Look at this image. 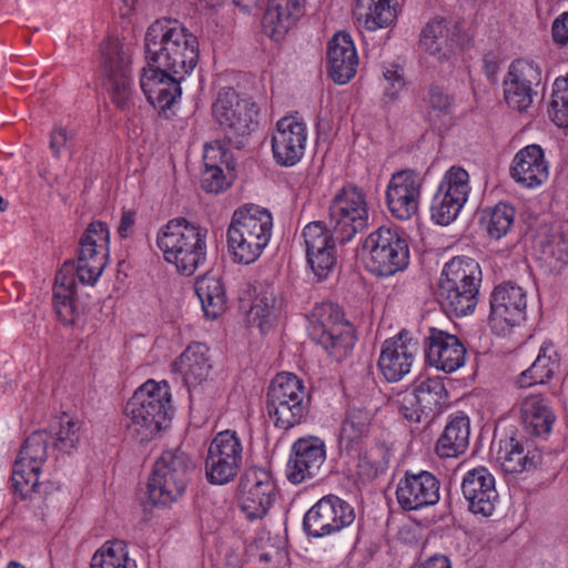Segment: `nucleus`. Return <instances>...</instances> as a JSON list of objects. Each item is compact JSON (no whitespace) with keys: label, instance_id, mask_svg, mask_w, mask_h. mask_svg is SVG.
Wrapping results in <instances>:
<instances>
[{"label":"nucleus","instance_id":"obj_54","mask_svg":"<svg viewBox=\"0 0 568 568\" xmlns=\"http://www.w3.org/2000/svg\"><path fill=\"white\" fill-rule=\"evenodd\" d=\"M365 266L374 276L386 278L390 276V255L368 251Z\"/></svg>","mask_w":568,"mask_h":568},{"label":"nucleus","instance_id":"obj_18","mask_svg":"<svg viewBox=\"0 0 568 568\" xmlns=\"http://www.w3.org/2000/svg\"><path fill=\"white\" fill-rule=\"evenodd\" d=\"M326 459L323 439L316 436L301 437L292 445L286 465V477L292 484L315 478Z\"/></svg>","mask_w":568,"mask_h":568},{"label":"nucleus","instance_id":"obj_17","mask_svg":"<svg viewBox=\"0 0 568 568\" xmlns=\"http://www.w3.org/2000/svg\"><path fill=\"white\" fill-rule=\"evenodd\" d=\"M541 83V70L534 61L519 59L509 67L504 81L506 103L519 112L526 111L536 95L535 88Z\"/></svg>","mask_w":568,"mask_h":568},{"label":"nucleus","instance_id":"obj_59","mask_svg":"<svg viewBox=\"0 0 568 568\" xmlns=\"http://www.w3.org/2000/svg\"><path fill=\"white\" fill-rule=\"evenodd\" d=\"M135 212L132 210L123 211L121 214L120 223L118 226V234L122 239H126L132 235L133 226L135 223Z\"/></svg>","mask_w":568,"mask_h":568},{"label":"nucleus","instance_id":"obj_49","mask_svg":"<svg viewBox=\"0 0 568 568\" xmlns=\"http://www.w3.org/2000/svg\"><path fill=\"white\" fill-rule=\"evenodd\" d=\"M465 204L436 192L430 206L432 219L439 225H448L458 216Z\"/></svg>","mask_w":568,"mask_h":568},{"label":"nucleus","instance_id":"obj_19","mask_svg":"<svg viewBox=\"0 0 568 568\" xmlns=\"http://www.w3.org/2000/svg\"><path fill=\"white\" fill-rule=\"evenodd\" d=\"M307 141V128L294 116H284L276 123L272 134L274 160L282 166H293L304 155Z\"/></svg>","mask_w":568,"mask_h":568},{"label":"nucleus","instance_id":"obj_52","mask_svg":"<svg viewBox=\"0 0 568 568\" xmlns=\"http://www.w3.org/2000/svg\"><path fill=\"white\" fill-rule=\"evenodd\" d=\"M396 404L398 413L404 419L410 423L420 422L424 415L423 408H420L418 397H416L413 389L398 393Z\"/></svg>","mask_w":568,"mask_h":568},{"label":"nucleus","instance_id":"obj_42","mask_svg":"<svg viewBox=\"0 0 568 568\" xmlns=\"http://www.w3.org/2000/svg\"><path fill=\"white\" fill-rule=\"evenodd\" d=\"M344 317L345 314L338 304L332 302L317 304L312 311L310 336L314 341L318 338L322 331L328 333L333 327H343L345 323H349Z\"/></svg>","mask_w":568,"mask_h":568},{"label":"nucleus","instance_id":"obj_6","mask_svg":"<svg viewBox=\"0 0 568 568\" xmlns=\"http://www.w3.org/2000/svg\"><path fill=\"white\" fill-rule=\"evenodd\" d=\"M481 271L469 257H454L442 271L438 297L445 312L459 316L471 314L478 303Z\"/></svg>","mask_w":568,"mask_h":568},{"label":"nucleus","instance_id":"obj_31","mask_svg":"<svg viewBox=\"0 0 568 568\" xmlns=\"http://www.w3.org/2000/svg\"><path fill=\"white\" fill-rule=\"evenodd\" d=\"M420 45L429 55L437 60L444 70L453 68L455 53L445 19L435 18L426 24L422 31Z\"/></svg>","mask_w":568,"mask_h":568},{"label":"nucleus","instance_id":"obj_62","mask_svg":"<svg viewBox=\"0 0 568 568\" xmlns=\"http://www.w3.org/2000/svg\"><path fill=\"white\" fill-rule=\"evenodd\" d=\"M406 88L404 72L399 67H393V91H403Z\"/></svg>","mask_w":568,"mask_h":568},{"label":"nucleus","instance_id":"obj_13","mask_svg":"<svg viewBox=\"0 0 568 568\" xmlns=\"http://www.w3.org/2000/svg\"><path fill=\"white\" fill-rule=\"evenodd\" d=\"M243 464V445L234 430L217 433L205 458V476L210 484L225 485L239 474Z\"/></svg>","mask_w":568,"mask_h":568},{"label":"nucleus","instance_id":"obj_44","mask_svg":"<svg viewBox=\"0 0 568 568\" xmlns=\"http://www.w3.org/2000/svg\"><path fill=\"white\" fill-rule=\"evenodd\" d=\"M423 414L428 416L435 413L447 397V392L440 378H427L413 388Z\"/></svg>","mask_w":568,"mask_h":568},{"label":"nucleus","instance_id":"obj_35","mask_svg":"<svg viewBox=\"0 0 568 568\" xmlns=\"http://www.w3.org/2000/svg\"><path fill=\"white\" fill-rule=\"evenodd\" d=\"M195 293L206 318L215 320L224 312L226 294L220 277L209 273L197 277Z\"/></svg>","mask_w":568,"mask_h":568},{"label":"nucleus","instance_id":"obj_16","mask_svg":"<svg viewBox=\"0 0 568 568\" xmlns=\"http://www.w3.org/2000/svg\"><path fill=\"white\" fill-rule=\"evenodd\" d=\"M306 261L318 281L325 280L334 270L336 256V239L332 229L323 221H314L303 229Z\"/></svg>","mask_w":568,"mask_h":568},{"label":"nucleus","instance_id":"obj_11","mask_svg":"<svg viewBox=\"0 0 568 568\" xmlns=\"http://www.w3.org/2000/svg\"><path fill=\"white\" fill-rule=\"evenodd\" d=\"M101 70L104 87L113 103L121 110L129 108L132 99L131 49L116 39H106L101 48Z\"/></svg>","mask_w":568,"mask_h":568},{"label":"nucleus","instance_id":"obj_38","mask_svg":"<svg viewBox=\"0 0 568 568\" xmlns=\"http://www.w3.org/2000/svg\"><path fill=\"white\" fill-rule=\"evenodd\" d=\"M353 17L359 27L368 31L390 24V0H356Z\"/></svg>","mask_w":568,"mask_h":568},{"label":"nucleus","instance_id":"obj_58","mask_svg":"<svg viewBox=\"0 0 568 568\" xmlns=\"http://www.w3.org/2000/svg\"><path fill=\"white\" fill-rule=\"evenodd\" d=\"M72 135L65 128L55 126L50 133V149L53 153V156L60 159L62 150L67 148L69 141H71Z\"/></svg>","mask_w":568,"mask_h":568},{"label":"nucleus","instance_id":"obj_47","mask_svg":"<svg viewBox=\"0 0 568 568\" xmlns=\"http://www.w3.org/2000/svg\"><path fill=\"white\" fill-rule=\"evenodd\" d=\"M549 115L559 128H568V75L554 82Z\"/></svg>","mask_w":568,"mask_h":568},{"label":"nucleus","instance_id":"obj_39","mask_svg":"<svg viewBox=\"0 0 568 568\" xmlns=\"http://www.w3.org/2000/svg\"><path fill=\"white\" fill-rule=\"evenodd\" d=\"M418 342L407 329H402L393 337V382L409 374Z\"/></svg>","mask_w":568,"mask_h":568},{"label":"nucleus","instance_id":"obj_61","mask_svg":"<svg viewBox=\"0 0 568 568\" xmlns=\"http://www.w3.org/2000/svg\"><path fill=\"white\" fill-rule=\"evenodd\" d=\"M419 568H452V562L444 555H435L422 562Z\"/></svg>","mask_w":568,"mask_h":568},{"label":"nucleus","instance_id":"obj_14","mask_svg":"<svg viewBox=\"0 0 568 568\" xmlns=\"http://www.w3.org/2000/svg\"><path fill=\"white\" fill-rule=\"evenodd\" d=\"M354 520V508L347 501L335 495H327L305 513L303 530L307 537L320 539L339 532Z\"/></svg>","mask_w":568,"mask_h":568},{"label":"nucleus","instance_id":"obj_22","mask_svg":"<svg viewBox=\"0 0 568 568\" xmlns=\"http://www.w3.org/2000/svg\"><path fill=\"white\" fill-rule=\"evenodd\" d=\"M462 493L474 514L489 517L495 510L498 493L495 478L485 467H477L466 473L462 481Z\"/></svg>","mask_w":568,"mask_h":568},{"label":"nucleus","instance_id":"obj_15","mask_svg":"<svg viewBox=\"0 0 568 568\" xmlns=\"http://www.w3.org/2000/svg\"><path fill=\"white\" fill-rule=\"evenodd\" d=\"M276 484L272 474L258 467L244 471L239 483V506L250 520L265 517L276 498Z\"/></svg>","mask_w":568,"mask_h":568},{"label":"nucleus","instance_id":"obj_43","mask_svg":"<svg viewBox=\"0 0 568 568\" xmlns=\"http://www.w3.org/2000/svg\"><path fill=\"white\" fill-rule=\"evenodd\" d=\"M515 219V210L506 203L485 209L480 213V225L489 237L499 240L510 230Z\"/></svg>","mask_w":568,"mask_h":568},{"label":"nucleus","instance_id":"obj_53","mask_svg":"<svg viewBox=\"0 0 568 568\" xmlns=\"http://www.w3.org/2000/svg\"><path fill=\"white\" fill-rule=\"evenodd\" d=\"M363 248L379 254L390 255V227L381 226L372 232L365 240Z\"/></svg>","mask_w":568,"mask_h":568},{"label":"nucleus","instance_id":"obj_64","mask_svg":"<svg viewBox=\"0 0 568 568\" xmlns=\"http://www.w3.org/2000/svg\"><path fill=\"white\" fill-rule=\"evenodd\" d=\"M197 1L200 3H203L204 7H207V8H214L222 2V0H197Z\"/></svg>","mask_w":568,"mask_h":568},{"label":"nucleus","instance_id":"obj_57","mask_svg":"<svg viewBox=\"0 0 568 568\" xmlns=\"http://www.w3.org/2000/svg\"><path fill=\"white\" fill-rule=\"evenodd\" d=\"M429 103L433 110L442 114H448L453 105V99L439 87H433L429 92Z\"/></svg>","mask_w":568,"mask_h":568},{"label":"nucleus","instance_id":"obj_12","mask_svg":"<svg viewBox=\"0 0 568 568\" xmlns=\"http://www.w3.org/2000/svg\"><path fill=\"white\" fill-rule=\"evenodd\" d=\"M53 436L45 430L33 432L24 442L13 464L12 487L22 499L30 498L39 486V475L48 458Z\"/></svg>","mask_w":568,"mask_h":568},{"label":"nucleus","instance_id":"obj_23","mask_svg":"<svg viewBox=\"0 0 568 568\" xmlns=\"http://www.w3.org/2000/svg\"><path fill=\"white\" fill-rule=\"evenodd\" d=\"M396 498L403 510L435 505L439 500V481L428 471L406 474L397 484Z\"/></svg>","mask_w":568,"mask_h":568},{"label":"nucleus","instance_id":"obj_3","mask_svg":"<svg viewBox=\"0 0 568 568\" xmlns=\"http://www.w3.org/2000/svg\"><path fill=\"white\" fill-rule=\"evenodd\" d=\"M170 410L169 385L165 382L146 381L124 406L128 435L139 443L154 439L168 426Z\"/></svg>","mask_w":568,"mask_h":568},{"label":"nucleus","instance_id":"obj_48","mask_svg":"<svg viewBox=\"0 0 568 568\" xmlns=\"http://www.w3.org/2000/svg\"><path fill=\"white\" fill-rule=\"evenodd\" d=\"M80 422L63 415L60 419V428L52 439L54 449L63 454L75 450L80 442Z\"/></svg>","mask_w":568,"mask_h":568},{"label":"nucleus","instance_id":"obj_10","mask_svg":"<svg viewBox=\"0 0 568 568\" xmlns=\"http://www.w3.org/2000/svg\"><path fill=\"white\" fill-rule=\"evenodd\" d=\"M369 212L362 189L347 185L333 197L328 209V223L341 244L349 242L368 226Z\"/></svg>","mask_w":568,"mask_h":568},{"label":"nucleus","instance_id":"obj_55","mask_svg":"<svg viewBox=\"0 0 568 568\" xmlns=\"http://www.w3.org/2000/svg\"><path fill=\"white\" fill-rule=\"evenodd\" d=\"M409 260L410 252L407 240L396 234V240H393V274L406 270Z\"/></svg>","mask_w":568,"mask_h":568},{"label":"nucleus","instance_id":"obj_4","mask_svg":"<svg viewBox=\"0 0 568 568\" xmlns=\"http://www.w3.org/2000/svg\"><path fill=\"white\" fill-rule=\"evenodd\" d=\"M207 230L184 217L170 220L156 234L164 260L180 274L190 276L206 261Z\"/></svg>","mask_w":568,"mask_h":568},{"label":"nucleus","instance_id":"obj_45","mask_svg":"<svg viewBox=\"0 0 568 568\" xmlns=\"http://www.w3.org/2000/svg\"><path fill=\"white\" fill-rule=\"evenodd\" d=\"M388 453L389 449L385 442L377 443L375 448L371 450V456L357 455V474L365 480H372L379 474H385L388 468Z\"/></svg>","mask_w":568,"mask_h":568},{"label":"nucleus","instance_id":"obj_30","mask_svg":"<svg viewBox=\"0 0 568 568\" xmlns=\"http://www.w3.org/2000/svg\"><path fill=\"white\" fill-rule=\"evenodd\" d=\"M520 423L527 435L545 437L556 420L549 400L540 394L525 397L520 403Z\"/></svg>","mask_w":568,"mask_h":568},{"label":"nucleus","instance_id":"obj_25","mask_svg":"<svg viewBox=\"0 0 568 568\" xmlns=\"http://www.w3.org/2000/svg\"><path fill=\"white\" fill-rule=\"evenodd\" d=\"M358 55L352 37L337 32L327 44V71L337 84L348 83L356 74Z\"/></svg>","mask_w":568,"mask_h":568},{"label":"nucleus","instance_id":"obj_28","mask_svg":"<svg viewBox=\"0 0 568 568\" xmlns=\"http://www.w3.org/2000/svg\"><path fill=\"white\" fill-rule=\"evenodd\" d=\"M511 178L520 185L535 187L548 178V163L544 150L538 144H530L519 150L510 166Z\"/></svg>","mask_w":568,"mask_h":568},{"label":"nucleus","instance_id":"obj_51","mask_svg":"<svg viewBox=\"0 0 568 568\" xmlns=\"http://www.w3.org/2000/svg\"><path fill=\"white\" fill-rule=\"evenodd\" d=\"M542 258L549 264L567 263L568 240L561 233H554L540 243Z\"/></svg>","mask_w":568,"mask_h":568},{"label":"nucleus","instance_id":"obj_36","mask_svg":"<svg viewBox=\"0 0 568 568\" xmlns=\"http://www.w3.org/2000/svg\"><path fill=\"white\" fill-rule=\"evenodd\" d=\"M558 367L557 351L551 343H545L541 345L535 362L520 374L518 384L520 387L544 384L552 377Z\"/></svg>","mask_w":568,"mask_h":568},{"label":"nucleus","instance_id":"obj_32","mask_svg":"<svg viewBox=\"0 0 568 568\" xmlns=\"http://www.w3.org/2000/svg\"><path fill=\"white\" fill-rule=\"evenodd\" d=\"M175 369L183 375L187 387H195L206 381L212 368L209 347L203 343H192L174 363Z\"/></svg>","mask_w":568,"mask_h":568},{"label":"nucleus","instance_id":"obj_60","mask_svg":"<svg viewBox=\"0 0 568 568\" xmlns=\"http://www.w3.org/2000/svg\"><path fill=\"white\" fill-rule=\"evenodd\" d=\"M378 368L387 382L390 381V341L385 339L378 359Z\"/></svg>","mask_w":568,"mask_h":568},{"label":"nucleus","instance_id":"obj_2","mask_svg":"<svg viewBox=\"0 0 568 568\" xmlns=\"http://www.w3.org/2000/svg\"><path fill=\"white\" fill-rule=\"evenodd\" d=\"M144 54L149 65L185 79L199 61L197 39L178 20H156L146 30Z\"/></svg>","mask_w":568,"mask_h":568},{"label":"nucleus","instance_id":"obj_20","mask_svg":"<svg viewBox=\"0 0 568 568\" xmlns=\"http://www.w3.org/2000/svg\"><path fill=\"white\" fill-rule=\"evenodd\" d=\"M467 351L455 335L437 328H430L426 338V359L438 371L454 373L466 363Z\"/></svg>","mask_w":568,"mask_h":568},{"label":"nucleus","instance_id":"obj_9","mask_svg":"<svg viewBox=\"0 0 568 568\" xmlns=\"http://www.w3.org/2000/svg\"><path fill=\"white\" fill-rule=\"evenodd\" d=\"M193 458L183 449L164 450L153 466L148 494L154 505H169L184 493L189 475L194 469Z\"/></svg>","mask_w":568,"mask_h":568},{"label":"nucleus","instance_id":"obj_34","mask_svg":"<svg viewBox=\"0 0 568 568\" xmlns=\"http://www.w3.org/2000/svg\"><path fill=\"white\" fill-rule=\"evenodd\" d=\"M469 419L467 416L452 418L436 443L440 458H453L465 453L469 444Z\"/></svg>","mask_w":568,"mask_h":568},{"label":"nucleus","instance_id":"obj_7","mask_svg":"<svg viewBox=\"0 0 568 568\" xmlns=\"http://www.w3.org/2000/svg\"><path fill=\"white\" fill-rule=\"evenodd\" d=\"M266 412L274 427L290 430L303 423L308 400L302 381L292 373H280L266 393Z\"/></svg>","mask_w":568,"mask_h":568},{"label":"nucleus","instance_id":"obj_63","mask_svg":"<svg viewBox=\"0 0 568 568\" xmlns=\"http://www.w3.org/2000/svg\"><path fill=\"white\" fill-rule=\"evenodd\" d=\"M390 195H392L390 180H388V182L386 183V186H385V204L389 210H390Z\"/></svg>","mask_w":568,"mask_h":568},{"label":"nucleus","instance_id":"obj_1","mask_svg":"<svg viewBox=\"0 0 568 568\" xmlns=\"http://www.w3.org/2000/svg\"><path fill=\"white\" fill-rule=\"evenodd\" d=\"M109 239L110 232L105 223L91 222L80 239L77 265L65 262L58 271L52 303L62 324L72 325L77 320L75 275L83 284H94L98 281L106 265Z\"/></svg>","mask_w":568,"mask_h":568},{"label":"nucleus","instance_id":"obj_27","mask_svg":"<svg viewBox=\"0 0 568 568\" xmlns=\"http://www.w3.org/2000/svg\"><path fill=\"white\" fill-rule=\"evenodd\" d=\"M373 414L362 407L346 410L338 432V450L341 455L355 456L362 452L365 439L369 435Z\"/></svg>","mask_w":568,"mask_h":568},{"label":"nucleus","instance_id":"obj_50","mask_svg":"<svg viewBox=\"0 0 568 568\" xmlns=\"http://www.w3.org/2000/svg\"><path fill=\"white\" fill-rule=\"evenodd\" d=\"M274 296L272 293H260L253 301L248 312V318L252 323L264 331L274 317Z\"/></svg>","mask_w":568,"mask_h":568},{"label":"nucleus","instance_id":"obj_33","mask_svg":"<svg viewBox=\"0 0 568 568\" xmlns=\"http://www.w3.org/2000/svg\"><path fill=\"white\" fill-rule=\"evenodd\" d=\"M230 153L220 145L209 144L204 149L201 185L209 193H220L229 186V182L223 173L222 165L229 166Z\"/></svg>","mask_w":568,"mask_h":568},{"label":"nucleus","instance_id":"obj_29","mask_svg":"<svg viewBox=\"0 0 568 568\" xmlns=\"http://www.w3.org/2000/svg\"><path fill=\"white\" fill-rule=\"evenodd\" d=\"M423 180L414 170L393 174V216L408 220L417 213Z\"/></svg>","mask_w":568,"mask_h":568},{"label":"nucleus","instance_id":"obj_21","mask_svg":"<svg viewBox=\"0 0 568 568\" xmlns=\"http://www.w3.org/2000/svg\"><path fill=\"white\" fill-rule=\"evenodd\" d=\"M176 74H169L165 70L146 65L140 74V87L146 100L154 108L165 111L181 97V82Z\"/></svg>","mask_w":568,"mask_h":568},{"label":"nucleus","instance_id":"obj_40","mask_svg":"<svg viewBox=\"0 0 568 568\" xmlns=\"http://www.w3.org/2000/svg\"><path fill=\"white\" fill-rule=\"evenodd\" d=\"M314 342L320 344L332 358L339 362L352 353L356 336L353 325L345 323L343 327H333L328 333L322 332Z\"/></svg>","mask_w":568,"mask_h":568},{"label":"nucleus","instance_id":"obj_26","mask_svg":"<svg viewBox=\"0 0 568 568\" xmlns=\"http://www.w3.org/2000/svg\"><path fill=\"white\" fill-rule=\"evenodd\" d=\"M305 13V0H268L263 16L264 33L280 41Z\"/></svg>","mask_w":568,"mask_h":568},{"label":"nucleus","instance_id":"obj_8","mask_svg":"<svg viewBox=\"0 0 568 568\" xmlns=\"http://www.w3.org/2000/svg\"><path fill=\"white\" fill-rule=\"evenodd\" d=\"M212 115L224 139L236 149L257 126L256 103L241 97L233 88H223L212 105Z\"/></svg>","mask_w":568,"mask_h":568},{"label":"nucleus","instance_id":"obj_46","mask_svg":"<svg viewBox=\"0 0 568 568\" xmlns=\"http://www.w3.org/2000/svg\"><path fill=\"white\" fill-rule=\"evenodd\" d=\"M470 191L469 175L466 170L459 166H452L444 175L437 192L443 195L458 200L465 204Z\"/></svg>","mask_w":568,"mask_h":568},{"label":"nucleus","instance_id":"obj_5","mask_svg":"<svg viewBox=\"0 0 568 568\" xmlns=\"http://www.w3.org/2000/svg\"><path fill=\"white\" fill-rule=\"evenodd\" d=\"M273 217L268 210L246 205L235 210L226 232L227 252L234 263H254L270 243Z\"/></svg>","mask_w":568,"mask_h":568},{"label":"nucleus","instance_id":"obj_37","mask_svg":"<svg viewBox=\"0 0 568 568\" xmlns=\"http://www.w3.org/2000/svg\"><path fill=\"white\" fill-rule=\"evenodd\" d=\"M497 460L506 474H520L535 469L540 463L539 454L525 453L520 443L510 438L500 446L497 453Z\"/></svg>","mask_w":568,"mask_h":568},{"label":"nucleus","instance_id":"obj_41","mask_svg":"<svg viewBox=\"0 0 568 568\" xmlns=\"http://www.w3.org/2000/svg\"><path fill=\"white\" fill-rule=\"evenodd\" d=\"M135 561L129 557L128 545L114 539L104 542L92 556L90 568H135Z\"/></svg>","mask_w":568,"mask_h":568},{"label":"nucleus","instance_id":"obj_56","mask_svg":"<svg viewBox=\"0 0 568 568\" xmlns=\"http://www.w3.org/2000/svg\"><path fill=\"white\" fill-rule=\"evenodd\" d=\"M551 36L558 47L568 49V12L561 13L554 20Z\"/></svg>","mask_w":568,"mask_h":568},{"label":"nucleus","instance_id":"obj_24","mask_svg":"<svg viewBox=\"0 0 568 568\" xmlns=\"http://www.w3.org/2000/svg\"><path fill=\"white\" fill-rule=\"evenodd\" d=\"M527 296L523 287L505 283L495 287L490 296V322L515 326L526 316Z\"/></svg>","mask_w":568,"mask_h":568}]
</instances>
